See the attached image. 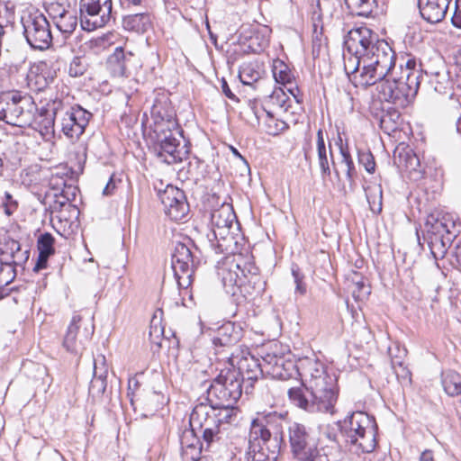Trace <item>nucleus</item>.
I'll return each instance as SVG.
<instances>
[{
  "label": "nucleus",
  "mask_w": 461,
  "mask_h": 461,
  "mask_svg": "<svg viewBox=\"0 0 461 461\" xmlns=\"http://www.w3.org/2000/svg\"><path fill=\"white\" fill-rule=\"evenodd\" d=\"M297 370L303 386L288 390L293 404L310 413H335L339 397L336 378L326 372L325 366L315 357L301 359Z\"/></svg>",
  "instance_id": "nucleus-1"
},
{
  "label": "nucleus",
  "mask_w": 461,
  "mask_h": 461,
  "mask_svg": "<svg viewBox=\"0 0 461 461\" xmlns=\"http://www.w3.org/2000/svg\"><path fill=\"white\" fill-rule=\"evenodd\" d=\"M151 118L153 131L157 135L155 150L158 157L167 164L182 161L188 151L185 146H180L182 134L174 110L156 100L151 109Z\"/></svg>",
  "instance_id": "nucleus-2"
},
{
  "label": "nucleus",
  "mask_w": 461,
  "mask_h": 461,
  "mask_svg": "<svg viewBox=\"0 0 461 461\" xmlns=\"http://www.w3.org/2000/svg\"><path fill=\"white\" fill-rule=\"evenodd\" d=\"M283 415L270 412L251 422L248 461H276L282 436Z\"/></svg>",
  "instance_id": "nucleus-3"
},
{
  "label": "nucleus",
  "mask_w": 461,
  "mask_h": 461,
  "mask_svg": "<svg viewBox=\"0 0 461 461\" xmlns=\"http://www.w3.org/2000/svg\"><path fill=\"white\" fill-rule=\"evenodd\" d=\"M338 427L351 451L371 453L375 450L377 425L372 416L364 411H356L339 421Z\"/></svg>",
  "instance_id": "nucleus-4"
},
{
  "label": "nucleus",
  "mask_w": 461,
  "mask_h": 461,
  "mask_svg": "<svg viewBox=\"0 0 461 461\" xmlns=\"http://www.w3.org/2000/svg\"><path fill=\"white\" fill-rule=\"evenodd\" d=\"M235 219L236 215L230 204H223L212 212V230L207 237L215 253L230 255L237 252L238 242L230 231Z\"/></svg>",
  "instance_id": "nucleus-5"
},
{
  "label": "nucleus",
  "mask_w": 461,
  "mask_h": 461,
  "mask_svg": "<svg viewBox=\"0 0 461 461\" xmlns=\"http://www.w3.org/2000/svg\"><path fill=\"white\" fill-rule=\"evenodd\" d=\"M366 59L361 63L364 70L361 74L364 86H373L379 80H384L388 72L394 67L395 56L389 44L384 40H378L371 48Z\"/></svg>",
  "instance_id": "nucleus-6"
},
{
  "label": "nucleus",
  "mask_w": 461,
  "mask_h": 461,
  "mask_svg": "<svg viewBox=\"0 0 461 461\" xmlns=\"http://www.w3.org/2000/svg\"><path fill=\"white\" fill-rule=\"evenodd\" d=\"M36 104L33 98L18 91H7L0 95L1 118L8 124L25 127L32 126Z\"/></svg>",
  "instance_id": "nucleus-7"
},
{
  "label": "nucleus",
  "mask_w": 461,
  "mask_h": 461,
  "mask_svg": "<svg viewBox=\"0 0 461 461\" xmlns=\"http://www.w3.org/2000/svg\"><path fill=\"white\" fill-rule=\"evenodd\" d=\"M287 438L292 456L296 461H330L329 456L321 453L318 440L312 431L303 424L294 422L289 425Z\"/></svg>",
  "instance_id": "nucleus-8"
},
{
  "label": "nucleus",
  "mask_w": 461,
  "mask_h": 461,
  "mask_svg": "<svg viewBox=\"0 0 461 461\" xmlns=\"http://www.w3.org/2000/svg\"><path fill=\"white\" fill-rule=\"evenodd\" d=\"M242 394V383L236 369L221 370L207 389L212 404L232 406Z\"/></svg>",
  "instance_id": "nucleus-9"
},
{
  "label": "nucleus",
  "mask_w": 461,
  "mask_h": 461,
  "mask_svg": "<svg viewBox=\"0 0 461 461\" xmlns=\"http://www.w3.org/2000/svg\"><path fill=\"white\" fill-rule=\"evenodd\" d=\"M200 251L194 247V251L184 243L176 244L172 254V269L177 285L180 289L188 288L193 282L194 268L200 264V258L197 255Z\"/></svg>",
  "instance_id": "nucleus-10"
},
{
  "label": "nucleus",
  "mask_w": 461,
  "mask_h": 461,
  "mask_svg": "<svg viewBox=\"0 0 461 461\" xmlns=\"http://www.w3.org/2000/svg\"><path fill=\"white\" fill-rule=\"evenodd\" d=\"M455 222L447 216H440L438 213L429 214L425 222L426 231L430 235L429 247L435 258L438 255L444 257L447 248L452 242L455 234Z\"/></svg>",
  "instance_id": "nucleus-11"
},
{
  "label": "nucleus",
  "mask_w": 461,
  "mask_h": 461,
  "mask_svg": "<svg viewBox=\"0 0 461 461\" xmlns=\"http://www.w3.org/2000/svg\"><path fill=\"white\" fill-rule=\"evenodd\" d=\"M112 0H80V23L83 31L104 27L112 18Z\"/></svg>",
  "instance_id": "nucleus-12"
},
{
  "label": "nucleus",
  "mask_w": 461,
  "mask_h": 461,
  "mask_svg": "<svg viewBox=\"0 0 461 461\" xmlns=\"http://www.w3.org/2000/svg\"><path fill=\"white\" fill-rule=\"evenodd\" d=\"M22 23L24 36L32 48L41 50L50 48L52 42L50 25L42 14L34 13L23 16Z\"/></svg>",
  "instance_id": "nucleus-13"
},
{
  "label": "nucleus",
  "mask_w": 461,
  "mask_h": 461,
  "mask_svg": "<svg viewBox=\"0 0 461 461\" xmlns=\"http://www.w3.org/2000/svg\"><path fill=\"white\" fill-rule=\"evenodd\" d=\"M379 39L367 27H358L350 30L345 37L344 45L348 53L354 55L357 66L360 65L363 59H366L374 46Z\"/></svg>",
  "instance_id": "nucleus-14"
},
{
  "label": "nucleus",
  "mask_w": 461,
  "mask_h": 461,
  "mask_svg": "<svg viewBox=\"0 0 461 461\" xmlns=\"http://www.w3.org/2000/svg\"><path fill=\"white\" fill-rule=\"evenodd\" d=\"M158 198L163 204L165 213L171 220L178 221L186 217L189 204L184 191L168 185L163 191L158 192Z\"/></svg>",
  "instance_id": "nucleus-15"
},
{
  "label": "nucleus",
  "mask_w": 461,
  "mask_h": 461,
  "mask_svg": "<svg viewBox=\"0 0 461 461\" xmlns=\"http://www.w3.org/2000/svg\"><path fill=\"white\" fill-rule=\"evenodd\" d=\"M208 411H210V407L201 403L194 408L190 416L191 426L198 425L203 429V439L206 443L207 448L211 447L213 443L220 441L222 434L219 425L207 418Z\"/></svg>",
  "instance_id": "nucleus-16"
},
{
  "label": "nucleus",
  "mask_w": 461,
  "mask_h": 461,
  "mask_svg": "<svg viewBox=\"0 0 461 461\" xmlns=\"http://www.w3.org/2000/svg\"><path fill=\"white\" fill-rule=\"evenodd\" d=\"M373 95L372 105L379 109L378 104L386 102L398 107H406L414 99L419 88H376Z\"/></svg>",
  "instance_id": "nucleus-17"
},
{
  "label": "nucleus",
  "mask_w": 461,
  "mask_h": 461,
  "mask_svg": "<svg viewBox=\"0 0 461 461\" xmlns=\"http://www.w3.org/2000/svg\"><path fill=\"white\" fill-rule=\"evenodd\" d=\"M90 113L78 107L66 112L61 120V131L71 140H77L88 124Z\"/></svg>",
  "instance_id": "nucleus-18"
},
{
  "label": "nucleus",
  "mask_w": 461,
  "mask_h": 461,
  "mask_svg": "<svg viewBox=\"0 0 461 461\" xmlns=\"http://www.w3.org/2000/svg\"><path fill=\"white\" fill-rule=\"evenodd\" d=\"M80 315L74 314L63 340V346L68 351L72 353H78L83 350L85 348V343L90 339L94 331V328L92 327L91 330H87L86 328L85 330L80 333Z\"/></svg>",
  "instance_id": "nucleus-19"
},
{
  "label": "nucleus",
  "mask_w": 461,
  "mask_h": 461,
  "mask_svg": "<svg viewBox=\"0 0 461 461\" xmlns=\"http://www.w3.org/2000/svg\"><path fill=\"white\" fill-rule=\"evenodd\" d=\"M132 56L131 51H125L122 47L115 48L106 62V68L112 78L120 82L121 79L129 77L128 66Z\"/></svg>",
  "instance_id": "nucleus-20"
},
{
  "label": "nucleus",
  "mask_w": 461,
  "mask_h": 461,
  "mask_svg": "<svg viewBox=\"0 0 461 461\" xmlns=\"http://www.w3.org/2000/svg\"><path fill=\"white\" fill-rule=\"evenodd\" d=\"M451 0H418L421 17L430 23L441 22L448 10Z\"/></svg>",
  "instance_id": "nucleus-21"
},
{
  "label": "nucleus",
  "mask_w": 461,
  "mask_h": 461,
  "mask_svg": "<svg viewBox=\"0 0 461 461\" xmlns=\"http://www.w3.org/2000/svg\"><path fill=\"white\" fill-rule=\"evenodd\" d=\"M233 267L239 270L244 284L247 280L249 285H252L255 293L260 294L264 290L265 283L261 280L258 267L252 260L244 261L241 255H238V258L234 259Z\"/></svg>",
  "instance_id": "nucleus-22"
},
{
  "label": "nucleus",
  "mask_w": 461,
  "mask_h": 461,
  "mask_svg": "<svg viewBox=\"0 0 461 461\" xmlns=\"http://www.w3.org/2000/svg\"><path fill=\"white\" fill-rule=\"evenodd\" d=\"M393 162L402 171L408 172L412 177H420L421 170L418 156L408 147L397 148L393 153Z\"/></svg>",
  "instance_id": "nucleus-23"
},
{
  "label": "nucleus",
  "mask_w": 461,
  "mask_h": 461,
  "mask_svg": "<svg viewBox=\"0 0 461 461\" xmlns=\"http://www.w3.org/2000/svg\"><path fill=\"white\" fill-rule=\"evenodd\" d=\"M237 372L240 373L241 383L245 382L248 384L246 389L249 386L252 387L253 383L264 374L261 362L250 355L240 358L238 362Z\"/></svg>",
  "instance_id": "nucleus-24"
},
{
  "label": "nucleus",
  "mask_w": 461,
  "mask_h": 461,
  "mask_svg": "<svg viewBox=\"0 0 461 461\" xmlns=\"http://www.w3.org/2000/svg\"><path fill=\"white\" fill-rule=\"evenodd\" d=\"M55 238L49 232L39 235L37 239V249L39 252L37 262L33 267L35 272L47 267L48 259L55 254Z\"/></svg>",
  "instance_id": "nucleus-25"
},
{
  "label": "nucleus",
  "mask_w": 461,
  "mask_h": 461,
  "mask_svg": "<svg viewBox=\"0 0 461 461\" xmlns=\"http://www.w3.org/2000/svg\"><path fill=\"white\" fill-rule=\"evenodd\" d=\"M241 338V329L233 322L222 324L216 331L212 342L215 346L230 347L235 345Z\"/></svg>",
  "instance_id": "nucleus-26"
},
{
  "label": "nucleus",
  "mask_w": 461,
  "mask_h": 461,
  "mask_svg": "<svg viewBox=\"0 0 461 461\" xmlns=\"http://www.w3.org/2000/svg\"><path fill=\"white\" fill-rule=\"evenodd\" d=\"M233 266L234 262L230 264L228 267H222L219 273L221 276L222 285L226 293L231 295L237 294L240 290L241 291L242 286L246 288L239 270Z\"/></svg>",
  "instance_id": "nucleus-27"
},
{
  "label": "nucleus",
  "mask_w": 461,
  "mask_h": 461,
  "mask_svg": "<svg viewBox=\"0 0 461 461\" xmlns=\"http://www.w3.org/2000/svg\"><path fill=\"white\" fill-rule=\"evenodd\" d=\"M53 19L56 27L64 35L65 39L69 37L77 29V17L72 11L63 9L62 12L55 15Z\"/></svg>",
  "instance_id": "nucleus-28"
},
{
  "label": "nucleus",
  "mask_w": 461,
  "mask_h": 461,
  "mask_svg": "<svg viewBox=\"0 0 461 461\" xmlns=\"http://www.w3.org/2000/svg\"><path fill=\"white\" fill-rule=\"evenodd\" d=\"M181 447L183 456H188L189 450H194V453H191L190 455V459L192 461H197L200 459L202 444L196 438L194 429L183 432L181 437Z\"/></svg>",
  "instance_id": "nucleus-29"
},
{
  "label": "nucleus",
  "mask_w": 461,
  "mask_h": 461,
  "mask_svg": "<svg viewBox=\"0 0 461 461\" xmlns=\"http://www.w3.org/2000/svg\"><path fill=\"white\" fill-rule=\"evenodd\" d=\"M149 26V15L145 13L125 15L122 19V27L130 32L143 33L148 31Z\"/></svg>",
  "instance_id": "nucleus-30"
},
{
  "label": "nucleus",
  "mask_w": 461,
  "mask_h": 461,
  "mask_svg": "<svg viewBox=\"0 0 461 461\" xmlns=\"http://www.w3.org/2000/svg\"><path fill=\"white\" fill-rule=\"evenodd\" d=\"M272 73L276 82L279 85L295 83V75L292 68L283 60L276 59L273 61Z\"/></svg>",
  "instance_id": "nucleus-31"
},
{
  "label": "nucleus",
  "mask_w": 461,
  "mask_h": 461,
  "mask_svg": "<svg viewBox=\"0 0 461 461\" xmlns=\"http://www.w3.org/2000/svg\"><path fill=\"white\" fill-rule=\"evenodd\" d=\"M32 124H34L33 128L43 137L54 134L55 117L48 111L42 109L37 117H33Z\"/></svg>",
  "instance_id": "nucleus-32"
},
{
  "label": "nucleus",
  "mask_w": 461,
  "mask_h": 461,
  "mask_svg": "<svg viewBox=\"0 0 461 461\" xmlns=\"http://www.w3.org/2000/svg\"><path fill=\"white\" fill-rule=\"evenodd\" d=\"M3 255L10 256L13 265H18L28 258V251H21V245L17 240L13 239L6 240L0 248Z\"/></svg>",
  "instance_id": "nucleus-33"
},
{
  "label": "nucleus",
  "mask_w": 461,
  "mask_h": 461,
  "mask_svg": "<svg viewBox=\"0 0 461 461\" xmlns=\"http://www.w3.org/2000/svg\"><path fill=\"white\" fill-rule=\"evenodd\" d=\"M348 288L356 301L366 300L371 293L370 286L366 284L364 278L357 272L353 273Z\"/></svg>",
  "instance_id": "nucleus-34"
},
{
  "label": "nucleus",
  "mask_w": 461,
  "mask_h": 461,
  "mask_svg": "<svg viewBox=\"0 0 461 461\" xmlns=\"http://www.w3.org/2000/svg\"><path fill=\"white\" fill-rule=\"evenodd\" d=\"M210 411H208V419L212 420L214 423L219 425L221 428L224 423H230L232 421L233 409L232 406L208 405Z\"/></svg>",
  "instance_id": "nucleus-35"
},
{
  "label": "nucleus",
  "mask_w": 461,
  "mask_h": 461,
  "mask_svg": "<svg viewBox=\"0 0 461 461\" xmlns=\"http://www.w3.org/2000/svg\"><path fill=\"white\" fill-rule=\"evenodd\" d=\"M97 362L98 360L95 359L94 363V377L90 382L89 393L93 396L99 397L104 393L106 389L107 369L105 366H104L100 369V371H98L99 368L97 366Z\"/></svg>",
  "instance_id": "nucleus-36"
},
{
  "label": "nucleus",
  "mask_w": 461,
  "mask_h": 461,
  "mask_svg": "<svg viewBox=\"0 0 461 461\" xmlns=\"http://www.w3.org/2000/svg\"><path fill=\"white\" fill-rule=\"evenodd\" d=\"M351 13L359 16H369L376 7V0H345Z\"/></svg>",
  "instance_id": "nucleus-37"
},
{
  "label": "nucleus",
  "mask_w": 461,
  "mask_h": 461,
  "mask_svg": "<svg viewBox=\"0 0 461 461\" xmlns=\"http://www.w3.org/2000/svg\"><path fill=\"white\" fill-rule=\"evenodd\" d=\"M445 392L450 396L461 394V375L455 371L447 372L442 378Z\"/></svg>",
  "instance_id": "nucleus-38"
},
{
  "label": "nucleus",
  "mask_w": 461,
  "mask_h": 461,
  "mask_svg": "<svg viewBox=\"0 0 461 461\" xmlns=\"http://www.w3.org/2000/svg\"><path fill=\"white\" fill-rule=\"evenodd\" d=\"M317 150H318V160L321 170L322 176H330V168L329 166V159L327 155V149L325 147L323 131L320 129L317 132Z\"/></svg>",
  "instance_id": "nucleus-39"
},
{
  "label": "nucleus",
  "mask_w": 461,
  "mask_h": 461,
  "mask_svg": "<svg viewBox=\"0 0 461 461\" xmlns=\"http://www.w3.org/2000/svg\"><path fill=\"white\" fill-rule=\"evenodd\" d=\"M26 86H47L50 84L45 74L40 72L39 67L31 68L25 74Z\"/></svg>",
  "instance_id": "nucleus-40"
},
{
  "label": "nucleus",
  "mask_w": 461,
  "mask_h": 461,
  "mask_svg": "<svg viewBox=\"0 0 461 461\" xmlns=\"http://www.w3.org/2000/svg\"><path fill=\"white\" fill-rule=\"evenodd\" d=\"M294 369V364L284 357V363L272 369L270 376L274 379L287 380L292 377Z\"/></svg>",
  "instance_id": "nucleus-41"
},
{
  "label": "nucleus",
  "mask_w": 461,
  "mask_h": 461,
  "mask_svg": "<svg viewBox=\"0 0 461 461\" xmlns=\"http://www.w3.org/2000/svg\"><path fill=\"white\" fill-rule=\"evenodd\" d=\"M265 128L267 134L277 136L288 129V124L285 121L276 119L270 113H267Z\"/></svg>",
  "instance_id": "nucleus-42"
},
{
  "label": "nucleus",
  "mask_w": 461,
  "mask_h": 461,
  "mask_svg": "<svg viewBox=\"0 0 461 461\" xmlns=\"http://www.w3.org/2000/svg\"><path fill=\"white\" fill-rule=\"evenodd\" d=\"M366 196L373 212L382 210V188L380 185L368 187L366 190Z\"/></svg>",
  "instance_id": "nucleus-43"
},
{
  "label": "nucleus",
  "mask_w": 461,
  "mask_h": 461,
  "mask_svg": "<svg viewBox=\"0 0 461 461\" xmlns=\"http://www.w3.org/2000/svg\"><path fill=\"white\" fill-rule=\"evenodd\" d=\"M420 72L418 70L402 69V76L394 80L399 86H420Z\"/></svg>",
  "instance_id": "nucleus-44"
},
{
  "label": "nucleus",
  "mask_w": 461,
  "mask_h": 461,
  "mask_svg": "<svg viewBox=\"0 0 461 461\" xmlns=\"http://www.w3.org/2000/svg\"><path fill=\"white\" fill-rule=\"evenodd\" d=\"M15 276L16 271L13 263L0 261V289L8 285Z\"/></svg>",
  "instance_id": "nucleus-45"
},
{
  "label": "nucleus",
  "mask_w": 461,
  "mask_h": 461,
  "mask_svg": "<svg viewBox=\"0 0 461 461\" xmlns=\"http://www.w3.org/2000/svg\"><path fill=\"white\" fill-rule=\"evenodd\" d=\"M281 363H284V357L274 354H267L261 361L264 374H267L270 376L272 369H276V366L281 365Z\"/></svg>",
  "instance_id": "nucleus-46"
},
{
  "label": "nucleus",
  "mask_w": 461,
  "mask_h": 461,
  "mask_svg": "<svg viewBox=\"0 0 461 461\" xmlns=\"http://www.w3.org/2000/svg\"><path fill=\"white\" fill-rule=\"evenodd\" d=\"M63 187L60 189L59 193L54 194V196L57 199L63 198L64 203H68L69 201H74L77 196V193L78 191L77 187L74 185H67L64 182H62Z\"/></svg>",
  "instance_id": "nucleus-47"
},
{
  "label": "nucleus",
  "mask_w": 461,
  "mask_h": 461,
  "mask_svg": "<svg viewBox=\"0 0 461 461\" xmlns=\"http://www.w3.org/2000/svg\"><path fill=\"white\" fill-rule=\"evenodd\" d=\"M358 161L368 173L372 174L375 172V162L370 151H358Z\"/></svg>",
  "instance_id": "nucleus-48"
},
{
  "label": "nucleus",
  "mask_w": 461,
  "mask_h": 461,
  "mask_svg": "<svg viewBox=\"0 0 461 461\" xmlns=\"http://www.w3.org/2000/svg\"><path fill=\"white\" fill-rule=\"evenodd\" d=\"M292 275L294 279L295 283V294H299L301 295H303L306 294V285L303 282V275L300 272V269L298 267H292Z\"/></svg>",
  "instance_id": "nucleus-49"
},
{
  "label": "nucleus",
  "mask_w": 461,
  "mask_h": 461,
  "mask_svg": "<svg viewBox=\"0 0 461 461\" xmlns=\"http://www.w3.org/2000/svg\"><path fill=\"white\" fill-rule=\"evenodd\" d=\"M270 97L273 103L276 101V104L282 108L286 109L288 106H290V104H288L289 96H287V95L284 91V88H275Z\"/></svg>",
  "instance_id": "nucleus-50"
},
{
  "label": "nucleus",
  "mask_w": 461,
  "mask_h": 461,
  "mask_svg": "<svg viewBox=\"0 0 461 461\" xmlns=\"http://www.w3.org/2000/svg\"><path fill=\"white\" fill-rule=\"evenodd\" d=\"M240 78L243 85L251 86L259 78V73L249 68H244L240 72Z\"/></svg>",
  "instance_id": "nucleus-51"
},
{
  "label": "nucleus",
  "mask_w": 461,
  "mask_h": 461,
  "mask_svg": "<svg viewBox=\"0 0 461 461\" xmlns=\"http://www.w3.org/2000/svg\"><path fill=\"white\" fill-rule=\"evenodd\" d=\"M85 71H86L85 64L82 62V60L80 59L75 58L69 65V68H68L69 77H81L84 75Z\"/></svg>",
  "instance_id": "nucleus-52"
},
{
  "label": "nucleus",
  "mask_w": 461,
  "mask_h": 461,
  "mask_svg": "<svg viewBox=\"0 0 461 461\" xmlns=\"http://www.w3.org/2000/svg\"><path fill=\"white\" fill-rule=\"evenodd\" d=\"M395 349L398 352L397 355H393V348L390 347L388 348V353H389V356L391 357V366H392L393 369L397 368L398 366H401L404 365V357H405V355H406L404 349H400L399 348H395Z\"/></svg>",
  "instance_id": "nucleus-53"
},
{
  "label": "nucleus",
  "mask_w": 461,
  "mask_h": 461,
  "mask_svg": "<svg viewBox=\"0 0 461 461\" xmlns=\"http://www.w3.org/2000/svg\"><path fill=\"white\" fill-rule=\"evenodd\" d=\"M451 21L455 27L461 29V0L456 1V10Z\"/></svg>",
  "instance_id": "nucleus-54"
},
{
  "label": "nucleus",
  "mask_w": 461,
  "mask_h": 461,
  "mask_svg": "<svg viewBox=\"0 0 461 461\" xmlns=\"http://www.w3.org/2000/svg\"><path fill=\"white\" fill-rule=\"evenodd\" d=\"M393 371L399 379H410L411 373L405 365L394 368Z\"/></svg>",
  "instance_id": "nucleus-55"
},
{
  "label": "nucleus",
  "mask_w": 461,
  "mask_h": 461,
  "mask_svg": "<svg viewBox=\"0 0 461 461\" xmlns=\"http://www.w3.org/2000/svg\"><path fill=\"white\" fill-rule=\"evenodd\" d=\"M62 107V102L60 100H53L51 104H48V108L43 109L44 111H48L50 113H53L55 117L57 112Z\"/></svg>",
  "instance_id": "nucleus-56"
},
{
  "label": "nucleus",
  "mask_w": 461,
  "mask_h": 461,
  "mask_svg": "<svg viewBox=\"0 0 461 461\" xmlns=\"http://www.w3.org/2000/svg\"><path fill=\"white\" fill-rule=\"evenodd\" d=\"M120 5L124 9H131L140 6L142 0H119Z\"/></svg>",
  "instance_id": "nucleus-57"
},
{
  "label": "nucleus",
  "mask_w": 461,
  "mask_h": 461,
  "mask_svg": "<svg viewBox=\"0 0 461 461\" xmlns=\"http://www.w3.org/2000/svg\"><path fill=\"white\" fill-rule=\"evenodd\" d=\"M115 187H116L115 181L113 177H111L109 182L106 184L105 187L104 188L103 194L104 195H111L113 194Z\"/></svg>",
  "instance_id": "nucleus-58"
},
{
  "label": "nucleus",
  "mask_w": 461,
  "mask_h": 461,
  "mask_svg": "<svg viewBox=\"0 0 461 461\" xmlns=\"http://www.w3.org/2000/svg\"><path fill=\"white\" fill-rule=\"evenodd\" d=\"M342 162L347 166V175L348 178H351L353 176V173L355 172V167L352 158H350L348 159H342Z\"/></svg>",
  "instance_id": "nucleus-59"
},
{
  "label": "nucleus",
  "mask_w": 461,
  "mask_h": 461,
  "mask_svg": "<svg viewBox=\"0 0 461 461\" xmlns=\"http://www.w3.org/2000/svg\"><path fill=\"white\" fill-rule=\"evenodd\" d=\"M420 461H434L432 451H423L420 456Z\"/></svg>",
  "instance_id": "nucleus-60"
},
{
  "label": "nucleus",
  "mask_w": 461,
  "mask_h": 461,
  "mask_svg": "<svg viewBox=\"0 0 461 461\" xmlns=\"http://www.w3.org/2000/svg\"><path fill=\"white\" fill-rule=\"evenodd\" d=\"M222 93L227 96L228 98L233 100L236 103H239V98L231 92L230 88H222Z\"/></svg>",
  "instance_id": "nucleus-61"
},
{
  "label": "nucleus",
  "mask_w": 461,
  "mask_h": 461,
  "mask_svg": "<svg viewBox=\"0 0 461 461\" xmlns=\"http://www.w3.org/2000/svg\"><path fill=\"white\" fill-rule=\"evenodd\" d=\"M324 434H325L326 438L328 439H330V441H337V433L335 430L328 428V429L325 431Z\"/></svg>",
  "instance_id": "nucleus-62"
},
{
  "label": "nucleus",
  "mask_w": 461,
  "mask_h": 461,
  "mask_svg": "<svg viewBox=\"0 0 461 461\" xmlns=\"http://www.w3.org/2000/svg\"><path fill=\"white\" fill-rule=\"evenodd\" d=\"M455 257L457 263L461 266V243L457 244L456 247Z\"/></svg>",
  "instance_id": "nucleus-63"
},
{
  "label": "nucleus",
  "mask_w": 461,
  "mask_h": 461,
  "mask_svg": "<svg viewBox=\"0 0 461 461\" xmlns=\"http://www.w3.org/2000/svg\"><path fill=\"white\" fill-rule=\"evenodd\" d=\"M340 154L342 156V159H348L351 158L348 149L343 146H340Z\"/></svg>",
  "instance_id": "nucleus-64"
}]
</instances>
